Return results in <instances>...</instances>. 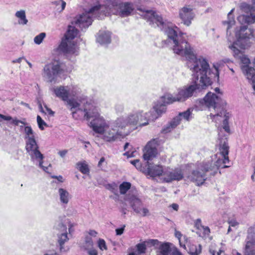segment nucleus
Returning <instances> with one entry per match:
<instances>
[{
	"mask_svg": "<svg viewBox=\"0 0 255 255\" xmlns=\"http://www.w3.org/2000/svg\"><path fill=\"white\" fill-rule=\"evenodd\" d=\"M11 120H12L11 123L16 126H19V124H22L23 125H26V124L25 123L23 122V121L18 120L16 119H12Z\"/></svg>",
	"mask_w": 255,
	"mask_h": 255,
	"instance_id": "nucleus-49",
	"label": "nucleus"
},
{
	"mask_svg": "<svg viewBox=\"0 0 255 255\" xmlns=\"http://www.w3.org/2000/svg\"><path fill=\"white\" fill-rule=\"evenodd\" d=\"M163 96L161 97L160 100L153 106V109L149 111L151 112L153 115L156 116L157 119L161 114L165 113L166 110V105L167 104L164 102L162 99Z\"/></svg>",
	"mask_w": 255,
	"mask_h": 255,
	"instance_id": "nucleus-24",
	"label": "nucleus"
},
{
	"mask_svg": "<svg viewBox=\"0 0 255 255\" xmlns=\"http://www.w3.org/2000/svg\"><path fill=\"white\" fill-rule=\"evenodd\" d=\"M178 14L182 23L187 26H189L191 24L195 16L193 8L190 6H184L180 8Z\"/></svg>",
	"mask_w": 255,
	"mask_h": 255,
	"instance_id": "nucleus-21",
	"label": "nucleus"
},
{
	"mask_svg": "<svg viewBox=\"0 0 255 255\" xmlns=\"http://www.w3.org/2000/svg\"><path fill=\"white\" fill-rule=\"evenodd\" d=\"M214 71H212V73L213 74H214L215 77H217V79H218L219 77V73L218 68L215 65H214Z\"/></svg>",
	"mask_w": 255,
	"mask_h": 255,
	"instance_id": "nucleus-53",
	"label": "nucleus"
},
{
	"mask_svg": "<svg viewBox=\"0 0 255 255\" xmlns=\"http://www.w3.org/2000/svg\"><path fill=\"white\" fill-rule=\"evenodd\" d=\"M126 201L129 203L134 212L142 216L149 215L147 208L142 207V203L136 195L132 192H129L125 197Z\"/></svg>",
	"mask_w": 255,
	"mask_h": 255,
	"instance_id": "nucleus-15",
	"label": "nucleus"
},
{
	"mask_svg": "<svg viewBox=\"0 0 255 255\" xmlns=\"http://www.w3.org/2000/svg\"><path fill=\"white\" fill-rule=\"evenodd\" d=\"M130 163L133 165L137 169H139L141 167V165L138 159L131 160Z\"/></svg>",
	"mask_w": 255,
	"mask_h": 255,
	"instance_id": "nucleus-46",
	"label": "nucleus"
},
{
	"mask_svg": "<svg viewBox=\"0 0 255 255\" xmlns=\"http://www.w3.org/2000/svg\"><path fill=\"white\" fill-rule=\"evenodd\" d=\"M73 118L75 119L84 118L87 120L93 119L90 122L91 127L94 132L100 135L109 125L104 118L99 115L98 108L92 101L84 103L80 110L73 113Z\"/></svg>",
	"mask_w": 255,
	"mask_h": 255,
	"instance_id": "nucleus-3",
	"label": "nucleus"
},
{
	"mask_svg": "<svg viewBox=\"0 0 255 255\" xmlns=\"http://www.w3.org/2000/svg\"><path fill=\"white\" fill-rule=\"evenodd\" d=\"M78 88L76 86H60L53 88V92L56 96L63 101L66 102L67 106L72 112V116L75 112L80 110L86 102L81 101L78 103L75 100L69 99V96H75L79 92Z\"/></svg>",
	"mask_w": 255,
	"mask_h": 255,
	"instance_id": "nucleus-6",
	"label": "nucleus"
},
{
	"mask_svg": "<svg viewBox=\"0 0 255 255\" xmlns=\"http://www.w3.org/2000/svg\"><path fill=\"white\" fill-rule=\"evenodd\" d=\"M93 242L90 237L87 236L85 238V243L82 246V248L85 250H88L90 248H93Z\"/></svg>",
	"mask_w": 255,
	"mask_h": 255,
	"instance_id": "nucleus-37",
	"label": "nucleus"
},
{
	"mask_svg": "<svg viewBox=\"0 0 255 255\" xmlns=\"http://www.w3.org/2000/svg\"><path fill=\"white\" fill-rule=\"evenodd\" d=\"M241 50L242 49L240 48L239 49L240 53L238 55H235L234 54H233L234 56L236 58L240 59L243 64L242 65H249V64L250 63V60L247 56L243 54Z\"/></svg>",
	"mask_w": 255,
	"mask_h": 255,
	"instance_id": "nucleus-33",
	"label": "nucleus"
},
{
	"mask_svg": "<svg viewBox=\"0 0 255 255\" xmlns=\"http://www.w3.org/2000/svg\"><path fill=\"white\" fill-rule=\"evenodd\" d=\"M241 68L247 79L252 83L255 91V69L249 65H241Z\"/></svg>",
	"mask_w": 255,
	"mask_h": 255,
	"instance_id": "nucleus-23",
	"label": "nucleus"
},
{
	"mask_svg": "<svg viewBox=\"0 0 255 255\" xmlns=\"http://www.w3.org/2000/svg\"><path fill=\"white\" fill-rule=\"evenodd\" d=\"M39 107L40 109V111L42 113H45V112L43 111V109L42 108V107L41 105H39ZM46 111L45 113H47L48 115H49L51 116H53L54 114V112L52 111L50 109L48 108L47 107L45 106Z\"/></svg>",
	"mask_w": 255,
	"mask_h": 255,
	"instance_id": "nucleus-45",
	"label": "nucleus"
},
{
	"mask_svg": "<svg viewBox=\"0 0 255 255\" xmlns=\"http://www.w3.org/2000/svg\"><path fill=\"white\" fill-rule=\"evenodd\" d=\"M62 70L61 64L58 61H54L45 65L42 73L43 77L48 82H54L57 76Z\"/></svg>",
	"mask_w": 255,
	"mask_h": 255,
	"instance_id": "nucleus-13",
	"label": "nucleus"
},
{
	"mask_svg": "<svg viewBox=\"0 0 255 255\" xmlns=\"http://www.w3.org/2000/svg\"><path fill=\"white\" fill-rule=\"evenodd\" d=\"M25 61H26V62L27 63V64L28 65V66H29L30 68H31L32 66V64L29 62L28 61H27L25 58L24 59Z\"/></svg>",
	"mask_w": 255,
	"mask_h": 255,
	"instance_id": "nucleus-63",
	"label": "nucleus"
},
{
	"mask_svg": "<svg viewBox=\"0 0 255 255\" xmlns=\"http://www.w3.org/2000/svg\"><path fill=\"white\" fill-rule=\"evenodd\" d=\"M137 249V255L144 253L146 250V247L143 244H138L136 245Z\"/></svg>",
	"mask_w": 255,
	"mask_h": 255,
	"instance_id": "nucleus-42",
	"label": "nucleus"
},
{
	"mask_svg": "<svg viewBox=\"0 0 255 255\" xmlns=\"http://www.w3.org/2000/svg\"><path fill=\"white\" fill-rule=\"evenodd\" d=\"M157 141L155 139L151 140L146 145L143 150V157L145 160H151L157 154L156 149Z\"/></svg>",
	"mask_w": 255,
	"mask_h": 255,
	"instance_id": "nucleus-22",
	"label": "nucleus"
},
{
	"mask_svg": "<svg viewBox=\"0 0 255 255\" xmlns=\"http://www.w3.org/2000/svg\"><path fill=\"white\" fill-rule=\"evenodd\" d=\"M15 16L18 19V22L19 24L26 25L27 23L28 20L26 18L24 10L17 11L15 13Z\"/></svg>",
	"mask_w": 255,
	"mask_h": 255,
	"instance_id": "nucleus-30",
	"label": "nucleus"
},
{
	"mask_svg": "<svg viewBox=\"0 0 255 255\" xmlns=\"http://www.w3.org/2000/svg\"><path fill=\"white\" fill-rule=\"evenodd\" d=\"M202 162L199 163L197 165L196 169L193 170L192 173L187 176L191 181L194 182L197 185L199 186L203 184L206 179V173L209 171H206V165L203 167H200Z\"/></svg>",
	"mask_w": 255,
	"mask_h": 255,
	"instance_id": "nucleus-18",
	"label": "nucleus"
},
{
	"mask_svg": "<svg viewBox=\"0 0 255 255\" xmlns=\"http://www.w3.org/2000/svg\"><path fill=\"white\" fill-rule=\"evenodd\" d=\"M43 160V159H42L41 161H40L39 160H36L35 161H36L38 163L39 167H40L41 168H42L43 171H44L48 173L49 172V171H48L49 167H51V164H49L48 165V166H47V167L43 166L42 165Z\"/></svg>",
	"mask_w": 255,
	"mask_h": 255,
	"instance_id": "nucleus-43",
	"label": "nucleus"
},
{
	"mask_svg": "<svg viewBox=\"0 0 255 255\" xmlns=\"http://www.w3.org/2000/svg\"><path fill=\"white\" fill-rule=\"evenodd\" d=\"M245 255H255V249L253 242H247L245 247Z\"/></svg>",
	"mask_w": 255,
	"mask_h": 255,
	"instance_id": "nucleus-34",
	"label": "nucleus"
},
{
	"mask_svg": "<svg viewBox=\"0 0 255 255\" xmlns=\"http://www.w3.org/2000/svg\"><path fill=\"white\" fill-rule=\"evenodd\" d=\"M37 122L39 128L41 129H44V126H47L46 123L42 119L40 116H37Z\"/></svg>",
	"mask_w": 255,
	"mask_h": 255,
	"instance_id": "nucleus-40",
	"label": "nucleus"
},
{
	"mask_svg": "<svg viewBox=\"0 0 255 255\" xmlns=\"http://www.w3.org/2000/svg\"><path fill=\"white\" fill-rule=\"evenodd\" d=\"M58 193L61 203L62 205H67L71 198L69 192L65 189L60 188L58 189Z\"/></svg>",
	"mask_w": 255,
	"mask_h": 255,
	"instance_id": "nucleus-27",
	"label": "nucleus"
},
{
	"mask_svg": "<svg viewBox=\"0 0 255 255\" xmlns=\"http://www.w3.org/2000/svg\"><path fill=\"white\" fill-rule=\"evenodd\" d=\"M215 248V244H213L210 246L209 252L212 255H215V253L216 252ZM222 252V251L221 250H219L218 252H217V255H221Z\"/></svg>",
	"mask_w": 255,
	"mask_h": 255,
	"instance_id": "nucleus-44",
	"label": "nucleus"
},
{
	"mask_svg": "<svg viewBox=\"0 0 255 255\" xmlns=\"http://www.w3.org/2000/svg\"><path fill=\"white\" fill-rule=\"evenodd\" d=\"M79 33L78 30L73 25H69L65 35L58 46V49L67 54H77L78 48L73 39Z\"/></svg>",
	"mask_w": 255,
	"mask_h": 255,
	"instance_id": "nucleus-12",
	"label": "nucleus"
},
{
	"mask_svg": "<svg viewBox=\"0 0 255 255\" xmlns=\"http://www.w3.org/2000/svg\"><path fill=\"white\" fill-rule=\"evenodd\" d=\"M121 117L123 118L127 127L128 126L142 127L148 125L150 121L155 120L156 116L153 115L151 112H146L140 109L133 111L126 117Z\"/></svg>",
	"mask_w": 255,
	"mask_h": 255,
	"instance_id": "nucleus-9",
	"label": "nucleus"
},
{
	"mask_svg": "<svg viewBox=\"0 0 255 255\" xmlns=\"http://www.w3.org/2000/svg\"><path fill=\"white\" fill-rule=\"evenodd\" d=\"M205 88L198 87V86L194 82L193 85L179 88L177 93H174V95L170 93L165 94L163 96L162 99L167 104H172L176 102H183L191 97L196 89L201 90Z\"/></svg>",
	"mask_w": 255,
	"mask_h": 255,
	"instance_id": "nucleus-10",
	"label": "nucleus"
},
{
	"mask_svg": "<svg viewBox=\"0 0 255 255\" xmlns=\"http://www.w3.org/2000/svg\"><path fill=\"white\" fill-rule=\"evenodd\" d=\"M129 145V143L128 142L126 143L124 146V150H126L128 148V146Z\"/></svg>",
	"mask_w": 255,
	"mask_h": 255,
	"instance_id": "nucleus-62",
	"label": "nucleus"
},
{
	"mask_svg": "<svg viewBox=\"0 0 255 255\" xmlns=\"http://www.w3.org/2000/svg\"><path fill=\"white\" fill-rule=\"evenodd\" d=\"M227 138H225L221 140L220 143L219 152L217 154L211 156V159L206 161L203 162L200 167H202L205 165L207 166L205 168L206 171H210L211 174L215 175L219 170L220 167L222 168H227L229 166L224 165L229 163V146L227 143Z\"/></svg>",
	"mask_w": 255,
	"mask_h": 255,
	"instance_id": "nucleus-5",
	"label": "nucleus"
},
{
	"mask_svg": "<svg viewBox=\"0 0 255 255\" xmlns=\"http://www.w3.org/2000/svg\"><path fill=\"white\" fill-rule=\"evenodd\" d=\"M131 183L128 182H124L119 186V190L121 194H125L130 188Z\"/></svg>",
	"mask_w": 255,
	"mask_h": 255,
	"instance_id": "nucleus-36",
	"label": "nucleus"
},
{
	"mask_svg": "<svg viewBox=\"0 0 255 255\" xmlns=\"http://www.w3.org/2000/svg\"><path fill=\"white\" fill-rule=\"evenodd\" d=\"M61 228L63 229V230L65 231L64 233H62L58 237V243L60 246V251L62 252L63 250L64 249L63 248V245L64 243L68 241V238L67 237V233L66 231V227L62 225Z\"/></svg>",
	"mask_w": 255,
	"mask_h": 255,
	"instance_id": "nucleus-29",
	"label": "nucleus"
},
{
	"mask_svg": "<svg viewBox=\"0 0 255 255\" xmlns=\"http://www.w3.org/2000/svg\"><path fill=\"white\" fill-rule=\"evenodd\" d=\"M192 110L188 109L186 111L180 113L178 115L175 117L168 124H167L162 129V132L168 133L175 128L182 121L186 122L189 121L191 119Z\"/></svg>",
	"mask_w": 255,
	"mask_h": 255,
	"instance_id": "nucleus-17",
	"label": "nucleus"
},
{
	"mask_svg": "<svg viewBox=\"0 0 255 255\" xmlns=\"http://www.w3.org/2000/svg\"><path fill=\"white\" fill-rule=\"evenodd\" d=\"M241 13L238 17V21L241 24H250L255 22V13L253 7L246 3H242L240 5Z\"/></svg>",
	"mask_w": 255,
	"mask_h": 255,
	"instance_id": "nucleus-14",
	"label": "nucleus"
},
{
	"mask_svg": "<svg viewBox=\"0 0 255 255\" xmlns=\"http://www.w3.org/2000/svg\"><path fill=\"white\" fill-rule=\"evenodd\" d=\"M104 161H105V158H104V157H102V158L100 159V161H99V163H98V166H100L102 165V163H103V162H104Z\"/></svg>",
	"mask_w": 255,
	"mask_h": 255,
	"instance_id": "nucleus-61",
	"label": "nucleus"
},
{
	"mask_svg": "<svg viewBox=\"0 0 255 255\" xmlns=\"http://www.w3.org/2000/svg\"><path fill=\"white\" fill-rule=\"evenodd\" d=\"M123 118H118L116 121L108 125L104 131L101 134V137L105 141L114 142L123 138L128 133L126 132L127 128Z\"/></svg>",
	"mask_w": 255,
	"mask_h": 255,
	"instance_id": "nucleus-8",
	"label": "nucleus"
},
{
	"mask_svg": "<svg viewBox=\"0 0 255 255\" xmlns=\"http://www.w3.org/2000/svg\"><path fill=\"white\" fill-rule=\"evenodd\" d=\"M25 139L28 140L35 138L34 133L31 127L25 126L24 128Z\"/></svg>",
	"mask_w": 255,
	"mask_h": 255,
	"instance_id": "nucleus-31",
	"label": "nucleus"
},
{
	"mask_svg": "<svg viewBox=\"0 0 255 255\" xmlns=\"http://www.w3.org/2000/svg\"><path fill=\"white\" fill-rule=\"evenodd\" d=\"M56 4H61V10H63L66 6V2L63 0H58L56 2Z\"/></svg>",
	"mask_w": 255,
	"mask_h": 255,
	"instance_id": "nucleus-51",
	"label": "nucleus"
},
{
	"mask_svg": "<svg viewBox=\"0 0 255 255\" xmlns=\"http://www.w3.org/2000/svg\"><path fill=\"white\" fill-rule=\"evenodd\" d=\"M77 168L83 174H87L89 173V169L88 164L85 161L79 162L76 164Z\"/></svg>",
	"mask_w": 255,
	"mask_h": 255,
	"instance_id": "nucleus-32",
	"label": "nucleus"
},
{
	"mask_svg": "<svg viewBox=\"0 0 255 255\" xmlns=\"http://www.w3.org/2000/svg\"><path fill=\"white\" fill-rule=\"evenodd\" d=\"M201 250L202 248L200 245L198 246L192 245L190 247L189 253L190 255H199L201 252Z\"/></svg>",
	"mask_w": 255,
	"mask_h": 255,
	"instance_id": "nucleus-35",
	"label": "nucleus"
},
{
	"mask_svg": "<svg viewBox=\"0 0 255 255\" xmlns=\"http://www.w3.org/2000/svg\"><path fill=\"white\" fill-rule=\"evenodd\" d=\"M105 2L106 5L104 6L106 7L105 11L108 12L107 15L112 12V9H113L115 10L114 13L125 17L131 15L135 8L134 4L131 2H118V0H105Z\"/></svg>",
	"mask_w": 255,
	"mask_h": 255,
	"instance_id": "nucleus-11",
	"label": "nucleus"
},
{
	"mask_svg": "<svg viewBox=\"0 0 255 255\" xmlns=\"http://www.w3.org/2000/svg\"><path fill=\"white\" fill-rule=\"evenodd\" d=\"M25 58L24 57H19V58L18 59H15V60H13L12 62L13 63H20L21 62V60L22 59H24Z\"/></svg>",
	"mask_w": 255,
	"mask_h": 255,
	"instance_id": "nucleus-55",
	"label": "nucleus"
},
{
	"mask_svg": "<svg viewBox=\"0 0 255 255\" xmlns=\"http://www.w3.org/2000/svg\"><path fill=\"white\" fill-rule=\"evenodd\" d=\"M46 37V33L45 32H41L40 34L36 35L33 39V41L35 44L37 45L40 44L43 39Z\"/></svg>",
	"mask_w": 255,
	"mask_h": 255,
	"instance_id": "nucleus-38",
	"label": "nucleus"
},
{
	"mask_svg": "<svg viewBox=\"0 0 255 255\" xmlns=\"http://www.w3.org/2000/svg\"><path fill=\"white\" fill-rule=\"evenodd\" d=\"M183 174L182 170L179 168L174 169L165 168L162 174V180L166 182H171L172 181H179L183 179Z\"/></svg>",
	"mask_w": 255,
	"mask_h": 255,
	"instance_id": "nucleus-20",
	"label": "nucleus"
},
{
	"mask_svg": "<svg viewBox=\"0 0 255 255\" xmlns=\"http://www.w3.org/2000/svg\"><path fill=\"white\" fill-rule=\"evenodd\" d=\"M25 143L26 151L33 161L34 162L36 160L41 161L43 159L44 156L39 150L38 145L35 138L25 140Z\"/></svg>",
	"mask_w": 255,
	"mask_h": 255,
	"instance_id": "nucleus-19",
	"label": "nucleus"
},
{
	"mask_svg": "<svg viewBox=\"0 0 255 255\" xmlns=\"http://www.w3.org/2000/svg\"><path fill=\"white\" fill-rule=\"evenodd\" d=\"M106 188L107 189L111 191L115 195L118 194V186L115 183H113L111 184H108L106 185Z\"/></svg>",
	"mask_w": 255,
	"mask_h": 255,
	"instance_id": "nucleus-39",
	"label": "nucleus"
},
{
	"mask_svg": "<svg viewBox=\"0 0 255 255\" xmlns=\"http://www.w3.org/2000/svg\"><path fill=\"white\" fill-rule=\"evenodd\" d=\"M175 237L176 238H178V239L179 240V242L180 243V246L183 247L184 248H185V245H182L181 243L180 239H181V236H182L181 233L180 232H179V231H175Z\"/></svg>",
	"mask_w": 255,
	"mask_h": 255,
	"instance_id": "nucleus-47",
	"label": "nucleus"
},
{
	"mask_svg": "<svg viewBox=\"0 0 255 255\" xmlns=\"http://www.w3.org/2000/svg\"><path fill=\"white\" fill-rule=\"evenodd\" d=\"M164 172V169L159 165H156L152 167L148 168V174L152 177L161 176L162 179V174Z\"/></svg>",
	"mask_w": 255,
	"mask_h": 255,
	"instance_id": "nucleus-28",
	"label": "nucleus"
},
{
	"mask_svg": "<svg viewBox=\"0 0 255 255\" xmlns=\"http://www.w3.org/2000/svg\"><path fill=\"white\" fill-rule=\"evenodd\" d=\"M195 226L198 230L197 233L199 236L205 238L209 235L210 230L208 227L204 226L201 224V220L197 219L195 223Z\"/></svg>",
	"mask_w": 255,
	"mask_h": 255,
	"instance_id": "nucleus-25",
	"label": "nucleus"
},
{
	"mask_svg": "<svg viewBox=\"0 0 255 255\" xmlns=\"http://www.w3.org/2000/svg\"><path fill=\"white\" fill-rule=\"evenodd\" d=\"M116 109L119 112H121L123 110V106L122 105H118L116 107Z\"/></svg>",
	"mask_w": 255,
	"mask_h": 255,
	"instance_id": "nucleus-58",
	"label": "nucleus"
},
{
	"mask_svg": "<svg viewBox=\"0 0 255 255\" xmlns=\"http://www.w3.org/2000/svg\"><path fill=\"white\" fill-rule=\"evenodd\" d=\"M171 207L172 208L173 210L175 211H177L179 208V206L177 204H172L171 205Z\"/></svg>",
	"mask_w": 255,
	"mask_h": 255,
	"instance_id": "nucleus-59",
	"label": "nucleus"
},
{
	"mask_svg": "<svg viewBox=\"0 0 255 255\" xmlns=\"http://www.w3.org/2000/svg\"><path fill=\"white\" fill-rule=\"evenodd\" d=\"M105 8L104 5L100 4L94 6L88 11L77 15L72 21V24H75L81 29L87 28L91 24L93 17L102 18L104 16L107 15L108 12L105 11Z\"/></svg>",
	"mask_w": 255,
	"mask_h": 255,
	"instance_id": "nucleus-7",
	"label": "nucleus"
},
{
	"mask_svg": "<svg viewBox=\"0 0 255 255\" xmlns=\"http://www.w3.org/2000/svg\"><path fill=\"white\" fill-rule=\"evenodd\" d=\"M68 152V150H66V149H64V150H60L58 152V154L59 155V156L60 157H61L62 158H64L65 155H66V154Z\"/></svg>",
	"mask_w": 255,
	"mask_h": 255,
	"instance_id": "nucleus-52",
	"label": "nucleus"
},
{
	"mask_svg": "<svg viewBox=\"0 0 255 255\" xmlns=\"http://www.w3.org/2000/svg\"><path fill=\"white\" fill-rule=\"evenodd\" d=\"M149 242L155 247L156 255H183L176 248H171L169 243H161L157 240H150Z\"/></svg>",
	"mask_w": 255,
	"mask_h": 255,
	"instance_id": "nucleus-16",
	"label": "nucleus"
},
{
	"mask_svg": "<svg viewBox=\"0 0 255 255\" xmlns=\"http://www.w3.org/2000/svg\"><path fill=\"white\" fill-rule=\"evenodd\" d=\"M125 226H123L122 227L120 228H118L116 229V235L118 236H120L122 235L125 230Z\"/></svg>",
	"mask_w": 255,
	"mask_h": 255,
	"instance_id": "nucleus-50",
	"label": "nucleus"
},
{
	"mask_svg": "<svg viewBox=\"0 0 255 255\" xmlns=\"http://www.w3.org/2000/svg\"><path fill=\"white\" fill-rule=\"evenodd\" d=\"M97 232L95 230H90L89 232V235L93 236V237H96L97 235Z\"/></svg>",
	"mask_w": 255,
	"mask_h": 255,
	"instance_id": "nucleus-56",
	"label": "nucleus"
},
{
	"mask_svg": "<svg viewBox=\"0 0 255 255\" xmlns=\"http://www.w3.org/2000/svg\"><path fill=\"white\" fill-rule=\"evenodd\" d=\"M89 255H98L97 251L93 248L86 250Z\"/></svg>",
	"mask_w": 255,
	"mask_h": 255,
	"instance_id": "nucleus-48",
	"label": "nucleus"
},
{
	"mask_svg": "<svg viewBox=\"0 0 255 255\" xmlns=\"http://www.w3.org/2000/svg\"><path fill=\"white\" fill-rule=\"evenodd\" d=\"M232 255H242L240 253H239L236 250H234L232 251Z\"/></svg>",
	"mask_w": 255,
	"mask_h": 255,
	"instance_id": "nucleus-60",
	"label": "nucleus"
},
{
	"mask_svg": "<svg viewBox=\"0 0 255 255\" xmlns=\"http://www.w3.org/2000/svg\"><path fill=\"white\" fill-rule=\"evenodd\" d=\"M97 41L101 44H106L110 43V32L108 31H100L98 33Z\"/></svg>",
	"mask_w": 255,
	"mask_h": 255,
	"instance_id": "nucleus-26",
	"label": "nucleus"
},
{
	"mask_svg": "<svg viewBox=\"0 0 255 255\" xmlns=\"http://www.w3.org/2000/svg\"><path fill=\"white\" fill-rule=\"evenodd\" d=\"M235 8H232L228 14V20L224 21L223 24L226 27L228 47L232 54L238 55L240 53L239 48L245 49L250 46V39L253 37V30L248 28L247 26H242L237 28L235 32L236 40L231 35V28L235 24V20L233 15Z\"/></svg>",
	"mask_w": 255,
	"mask_h": 255,
	"instance_id": "nucleus-2",
	"label": "nucleus"
},
{
	"mask_svg": "<svg viewBox=\"0 0 255 255\" xmlns=\"http://www.w3.org/2000/svg\"><path fill=\"white\" fill-rule=\"evenodd\" d=\"M199 104L201 106H205L208 108L211 111L212 109L214 111V113H211L210 117L214 120L216 117H222L224 116L222 128L228 134L230 133V129L229 126V120L231 115L225 111L221 107L222 100L220 97L217 96L212 92H208L204 98L199 101Z\"/></svg>",
	"mask_w": 255,
	"mask_h": 255,
	"instance_id": "nucleus-4",
	"label": "nucleus"
},
{
	"mask_svg": "<svg viewBox=\"0 0 255 255\" xmlns=\"http://www.w3.org/2000/svg\"><path fill=\"white\" fill-rule=\"evenodd\" d=\"M132 153L131 154H130L128 152H127L124 154V155H127L128 157H129L132 156Z\"/></svg>",
	"mask_w": 255,
	"mask_h": 255,
	"instance_id": "nucleus-64",
	"label": "nucleus"
},
{
	"mask_svg": "<svg viewBox=\"0 0 255 255\" xmlns=\"http://www.w3.org/2000/svg\"><path fill=\"white\" fill-rule=\"evenodd\" d=\"M0 118L5 121H10L12 119V118L10 116H4L1 114H0Z\"/></svg>",
	"mask_w": 255,
	"mask_h": 255,
	"instance_id": "nucleus-54",
	"label": "nucleus"
},
{
	"mask_svg": "<svg viewBox=\"0 0 255 255\" xmlns=\"http://www.w3.org/2000/svg\"><path fill=\"white\" fill-rule=\"evenodd\" d=\"M52 178L57 179L59 181H60L61 182H63V177L62 176H60V175H59L58 176H52Z\"/></svg>",
	"mask_w": 255,
	"mask_h": 255,
	"instance_id": "nucleus-57",
	"label": "nucleus"
},
{
	"mask_svg": "<svg viewBox=\"0 0 255 255\" xmlns=\"http://www.w3.org/2000/svg\"><path fill=\"white\" fill-rule=\"evenodd\" d=\"M138 9L142 11L141 16L149 21L150 24L156 25L165 32L174 53L186 58L187 66L192 73L193 82L200 88H206L210 85L212 82L209 76L212 73L207 60L202 56H197L190 44L183 39L182 34L178 33V28L172 26L171 23L155 11Z\"/></svg>",
	"mask_w": 255,
	"mask_h": 255,
	"instance_id": "nucleus-1",
	"label": "nucleus"
},
{
	"mask_svg": "<svg viewBox=\"0 0 255 255\" xmlns=\"http://www.w3.org/2000/svg\"><path fill=\"white\" fill-rule=\"evenodd\" d=\"M98 246L99 249L102 251L107 250V247L106 242L102 239H100L98 241Z\"/></svg>",
	"mask_w": 255,
	"mask_h": 255,
	"instance_id": "nucleus-41",
	"label": "nucleus"
}]
</instances>
